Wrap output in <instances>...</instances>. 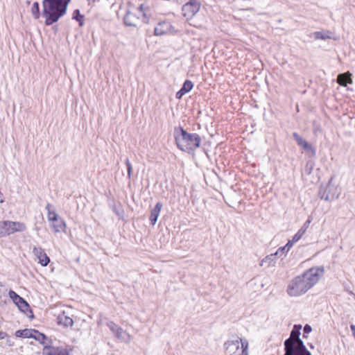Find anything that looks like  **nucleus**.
<instances>
[{
  "mask_svg": "<svg viewBox=\"0 0 355 355\" xmlns=\"http://www.w3.org/2000/svg\"><path fill=\"white\" fill-rule=\"evenodd\" d=\"M6 234L7 236L12 234L15 232H24L26 230V226L24 223L18 221L4 220Z\"/></svg>",
  "mask_w": 355,
  "mask_h": 355,
  "instance_id": "10",
  "label": "nucleus"
},
{
  "mask_svg": "<svg viewBox=\"0 0 355 355\" xmlns=\"http://www.w3.org/2000/svg\"><path fill=\"white\" fill-rule=\"evenodd\" d=\"M315 166V162L312 159H309L306 162L305 167H304V174L306 175H309L311 174L313 169Z\"/></svg>",
  "mask_w": 355,
  "mask_h": 355,
  "instance_id": "31",
  "label": "nucleus"
},
{
  "mask_svg": "<svg viewBox=\"0 0 355 355\" xmlns=\"http://www.w3.org/2000/svg\"><path fill=\"white\" fill-rule=\"evenodd\" d=\"M304 230H299L297 233L293 236L291 240H289L294 245L295 243L297 242L304 235Z\"/></svg>",
  "mask_w": 355,
  "mask_h": 355,
  "instance_id": "33",
  "label": "nucleus"
},
{
  "mask_svg": "<svg viewBox=\"0 0 355 355\" xmlns=\"http://www.w3.org/2000/svg\"><path fill=\"white\" fill-rule=\"evenodd\" d=\"M112 211L119 217V219L125 220V211L120 202L114 203L111 206Z\"/></svg>",
  "mask_w": 355,
  "mask_h": 355,
  "instance_id": "19",
  "label": "nucleus"
},
{
  "mask_svg": "<svg viewBox=\"0 0 355 355\" xmlns=\"http://www.w3.org/2000/svg\"><path fill=\"white\" fill-rule=\"evenodd\" d=\"M309 289V284H306L302 275H299L290 282L287 288V293L290 296H300L304 294Z\"/></svg>",
  "mask_w": 355,
  "mask_h": 355,
  "instance_id": "3",
  "label": "nucleus"
},
{
  "mask_svg": "<svg viewBox=\"0 0 355 355\" xmlns=\"http://www.w3.org/2000/svg\"><path fill=\"white\" fill-rule=\"evenodd\" d=\"M173 137L178 148L189 154L193 153L201 146V137L197 133H189L181 125L174 128Z\"/></svg>",
  "mask_w": 355,
  "mask_h": 355,
  "instance_id": "2",
  "label": "nucleus"
},
{
  "mask_svg": "<svg viewBox=\"0 0 355 355\" xmlns=\"http://www.w3.org/2000/svg\"><path fill=\"white\" fill-rule=\"evenodd\" d=\"M284 355H311V353L306 349L304 343H284Z\"/></svg>",
  "mask_w": 355,
  "mask_h": 355,
  "instance_id": "7",
  "label": "nucleus"
},
{
  "mask_svg": "<svg viewBox=\"0 0 355 355\" xmlns=\"http://www.w3.org/2000/svg\"><path fill=\"white\" fill-rule=\"evenodd\" d=\"M31 12L33 16V17L35 19H38L40 17L41 13L40 10V4L37 1H35L33 3L32 8H31Z\"/></svg>",
  "mask_w": 355,
  "mask_h": 355,
  "instance_id": "29",
  "label": "nucleus"
},
{
  "mask_svg": "<svg viewBox=\"0 0 355 355\" xmlns=\"http://www.w3.org/2000/svg\"><path fill=\"white\" fill-rule=\"evenodd\" d=\"M135 11L139 17L142 15L143 13H145L144 11V4H141L138 8H135Z\"/></svg>",
  "mask_w": 355,
  "mask_h": 355,
  "instance_id": "39",
  "label": "nucleus"
},
{
  "mask_svg": "<svg viewBox=\"0 0 355 355\" xmlns=\"http://www.w3.org/2000/svg\"><path fill=\"white\" fill-rule=\"evenodd\" d=\"M312 331V327L311 325L306 324L304 325L303 329V338H306V334L311 333Z\"/></svg>",
  "mask_w": 355,
  "mask_h": 355,
  "instance_id": "37",
  "label": "nucleus"
},
{
  "mask_svg": "<svg viewBox=\"0 0 355 355\" xmlns=\"http://www.w3.org/2000/svg\"><path fill=\"white\" fill-rule=\"evenodd\" d=\"M193 85H194L191 80H186L180 89L187 94L193 89Z\"/></svg>",
  "mask_w": 355,
  "mask_h": 355,
  "instance_id": "32",
  "label": "nucleus"
},
{
  "mask_svg": "<svg viewBox=\"0 0 355 355\" xmlns=\"http://www.w3.org/2000/svg\"><path fill=\"white\" fill-rule=\"evenodd\" d=\"M7 338V343L9 346H12L13 345V343H11L10 341V338L9 337V339L8 338Z\"/></svg>",
  "mask_w": 355,
  "mask_h": 355,
  "instance_id": "45",
  "label": "nucleus"
},
{
  "mask_svg": "<svg viewBox=\"0 0 355 355\" xmlns=\"http://www.w3.org/2000/svg\"><path fill=\"white\" fill-rule=\"evenodd\" d=\"M184 94H186V93L180 89L178 92H176L175 98L177 99H181Z\"/></svg>",
  "mask_w": 355,
  "mask_h": 355,
  "instance_id": "40",
  "label": "nucleus"
},
{
  "mask_svg": "<svg viewBox=\"0 0 355 355\" xmlns=\"http://www.w3.org/2000/svg\"><path fill=\"white\" fill-rule=\"evenodd\" d=\"M35 329H19L15 331V336L23 338H32Z\"/></svg>",
  "mask_w": 355,
  "mask_h": 355,
  "instance_id": "21",
  "label": "nucleus"
},
{
  "mask_svg": "<svg viewBox=\"0 0 355 355\" xmlns=\"http://www.w3.org/2000/svg\"><path fill=\"white\" fill-rule=\"evenodd\" d=\"M57 322L58 324L62 325L64 327H72L73 324V319L69 316L65 315L64 312L58 316Z\"/></svg>",
  "mask_w": 355,
  "mask_h": 355,
  "instance_id": "18",
  "label": "nucleus"
},
{
  "mask_svg": "<svg viewBox=\"0 0 355 355\" xmlns=\"http://www.w3.org/2000/svg\"><path fill=\"white\" fill-rule=\"evenodd\" d=\"M33 253L37 257L38 263L42 266H46L50 263L49 257L42 247L34 246Z\"/></svg>",
  "mask_w": 355,
  "mask_h": 355,
  "instance_id": "12",
  "label": "nucleus"
},
{
  "mask_svg": "<svg viewBox=\"0 0 355 355\" xmlns=\"http://www.w3.org/2000/svg\"><path fill=\"white\" fill-rule=\"evenodd\" d=\"M293 137L297 144L301 147L309 157H315L316 155V149L308 141L304 139L297 132H293Z\"/></svg>",
  "mask_w": 355,
  "mask_h": 355,
  "instance_id": "9",
  "label": "nucleus"
},
{
  "mask_svg": "<svg viewBox=\"0 0 355 355\" xmlns=\"http://www.w3.org/2000/svg\"><path fill=\"white\" fill-rule=\"evenodd\" d=\"M241 347L235 353L230 355H248V342L245 339H241Z\"/></svg>",
  "mask_w": 355,
  "mask_h": 355,
  "instance_id": "23",
  "label": "nucleus"
},
{
  "mask_svg": "<svg viewBox=\"0 0 355 355\" xmlns=\"http://www.w3.org/2000/svg\"><path fill=\"white\" fill-rule=\"evenodd\" d=\"M6 338H9V336L5 331H0V340L5 339Z\"/></svg>",
  "mask_w": 355,
  "mask_h": 355,
  "instance_id": "43",
  "label": "nucleus"
},
{
  "mask_svg": "<svg viewBox=\"0 0 355 355\" xmlns=\"http://www.w3.org/2000/svg\"><path fill=\"white\" fill-rule=\"evenodd\" d=\"M52 208H53V205L50 203H47L46 209L47 210L48 220L49 221L55 222L59 218V216L54 209H51Z\"/></svg>",
  "mask_w": 355,
  "mask_h": 355,
  "instance_id": "24",
  "label": "nucleus"
},
{
  "mask_svg": "<svg viewBox=\"0 0 355 355\" xmlns=\"http://www.w3.org/2000/svg\"><path fill=\"white\" fill-rule=\"evenodd\" d=\"M7 291L8 289L6 286L2 282H0V306L2 304H5L6 302V300H3V298L6 297Z\"/></svg>",
  "mask_w": 355,
  "mask_h": 355,
  "instance_id": "30",
  "label": "nucleus"
},
{
  "mask_svg": "<svg viewBox=\"0 0 355 355\" xmlns=\"http://www.w3.org/2000/svg\"><path fill=\"white\" fill-rule=\"evenodd\" d=\"M71 0H43L42 15L47 26L58 22L64 16Z\"/></svg>",
  "mask_w": 355,
  "mask_h": 355,
  "instance_id": "1",
  "label": "nucleus"
},
{
  "mask_svg": "<svg viewBox=\"0 0 355 355\" xmlns=\"http://www.w3.org/2000/svg\"><path fill=\"white\" fill-rule=\"evenodd\" d=\"M6 225V224L5 223L4 220L0 221V238L7 236L5 227Z\"/></svg>",
  "mask_w": 355,
  "mask_h": 355,
  "instance_id": "36",
  "label": "nucleus"
},
{
  "mask_svg": "<svg viewBox=\"0 0 355 355\" xmlns=\"http://www.w3.org/2000/svg\"><path fill=\"white\" fill-rule=\"evenodd\" d=\"M140 17H142L141 21H142L143 23H144V24H149L150 23L149 17H148L146 16V13H143L142 15H141Z\"/></svg>",
  "mask_w": 355,
  "mask_h": 355,
  "instance_id": "42",
  "label": "nucleus"
},
{
  "mask_svg": "<svg viewBox=\"0 0 355 355\" xmlns=\"http://www.w3.org/2000/svg\"><path fill=\"white\" fill-rule=\"evenodd\" d=\"M162 207V203L161 202H158L151 210L149 219L152 225H155L156 224Z\"/></svg>",
  "mask_w": 355,
  "mask_h": 355,
  "instance_id": "17",
  "label": "nucleus"
},
{
  "mask_svg": "<svg viewBox=\"0 0 355 355\" xmlns=\"http://www.w3.org/2000/svg\"><path fill=\"white\" fill-rule=\"evenodd\" d=\"M200 1H188L182 6V15L187 20L191 19L200 10Z\"/></svg>",
  "mask_w": 355,
  "mask_h": 355,
  "instance_id": "8",
  "label": "nucleus"
},
{
  "mask_svg": "<svg viewBox=\"0 0 355 355\" xmlns=\"http://www.w3.org/2000/svg\"><path fill=\"white\" fill-rule=\"evenodd\" d=\"M301 329L302 325L301 324H294L291 333L289 337L285 340L284 343H304L302 340L300 338V336L301 334Z\"/></svg>",
  "mask_w": 355,
  "mask_h": 355,
  "instance_id": "13",
  "label": "nucleus"
},
{
  "mask_svg": "<svg viewBox=\"0 0 355 355\" xmlns=\"http://www.w3.org/2000/svg\"><path fill=\"white\" fill-rule=\"evenodd\" d=\"M32 338L38 341L40 344L44 345L45 341L48 339V337L44 334L39 331L38 330L34 329Z\"/></svg>",
  "mask_w": 355,
  "mask_h": 355,
  "instance_id": "27",
  "label": "nucleus"
},
{
  "mask_svg": "<svg viewBox=\"0 0 355 355\" xmlns=\"http://www.w3.org/2000/svg\"><path fill=\"white\" fill-rule=\"evenodd\" d=\"M52 227L55 232H65L67 225L64 219L59 217L57 220L53 222Z\"/></svg>",
  "mask_w": 355,
  "mask_h": 355,
  "instance_id": "20",
  "label": "nucleus"
},
{
  "mask_svg": "<svg viewBox=\"0 0 355 355\" xmlns=\"http://www.w3.org/2000/svg\"><path fill=\"white\" fill-rule=\"evenodd\" d=\"M331 32L329 31H315L313 33L315 40H326L327 39H331Z\"/></svg>",
  "mask_w": 355,
  "mask_h": 355,
  "instance_id": "25",
  "label": "nucleus"
},
{
  "mask_svg": "<svg viewBox=\"0 0 355 355\" xmlns=\"http://www.w3.org/2000/svg\"><path fill=\"white\" fill-rule=\"evenodd\" d=\"M277 255L275 254V253L274 254H271L268 256H266L263 260H262V262H268L269 263H270L273 259L275 258Z\"/></svg>",
  "mask_w": 355,
  "mask_h": 355,
  "instance_id": "38",
  "label": "nucleus"
},
{
  "mask_svg": "<svg viewBox=\"0 0 355 355\" xmlns=\"http://www.w3.org/2000/svg\"><path fill=\"white\" fill-rule=\"evenodd\" d=\"M8 295L12 300L13 303L18 307V309L26 315L31 319L34 318V315L32 309L30 307L27 301L19 296L16 292L12 290L8 291Z\"/></svg>",
  "mask_w": 355,
  "mask_h": 355,
  "instance_id": "5",
  "label": "nucleus"
},
{
  "mask_svg": "<svg viewBox=\"0 0 355 355\" xmlns=\"http://www.w3.org/2000/svg\"><path fill=\"white\" fill-rule=\"evenodd\" d=\"M324 268L323 266L312 267L302 273V277L305 279L306 284L311 288L320 279V276L323 275Z\"/></svg>",
  "mask_w": 355,
  "mask_h": 355,
  "instance_id": "6",
  "label": "nucleus"
},
{
  "mask_svg": "<svg viewBox=\"0 0 355 355\" xmlns=\"http://www.w3.org/2000/svg\"><path fill=\"white\" fill-rule=\"evenodd\" d=\"M293 244L292 242L288 240L284 246L280 247L277 249L275 254L278 255L279 257H281L283 254H286L289 252L290 249L293 247Z\"/></svg>",
  "mask_w": 355,
  "mask_h": 355,
  "instance_id": "28",
  "label": "nucleus"
},
{
  "mask_svg": "<svg viewBox=\"0 0 355 355\" xmlns=\"http://www.w3.org/2000/svg\"><path fill=\"white\" fill-rule=\"evenodd\" d=\"M140 17L133 10L128 9L123 17V23L126 26L137 27Z\"/></svg>",
  "mask_w": 355,
  "mask_h": 355,
  "instance_id": "11",
  "label": "nucleus"
},
{
  "mask_svg": "<svg viewBox=\"0 0 355 355\" xmlns=\"http://www.w3.org/2000/svg\"><path fill=\"white\" fill-rule=\"evenodd\" d=\"M334 178H331L327 184H322L318 190V197L325 201H331L339 196L338 187L333 183Z\"/></svg>",
  "mask_w": 355,
  "mask_h": 355,
  "instance_id": "4",
  "label": "nucleus"
},
{
  "mask_svg": "<svg viewBox=\"0 0 355 355\" xmlns=\"http://www.w3.org/2000/svg\"><path fill=\"white\" fill-rule=\"evenodd\" d=\"M350 329H351L352 335L355 339V324H352L350 325Z\"/></svg>",
  "mask_w": 355,
  "mask_h": 355,
  "instance_id": "44",
  "label": "nucleus"
},
{
  "mask_svg": "<svg viewBox=\"0 0 355 355\" xmlns=\"http://www.w3.org/2000/svg\"><path fill=\"white\" fill-rule=\"evenodd\" d=\"M311 220L308 219L303 225V226L300 228V230H304V232L306 231L307 228L309 226V224L311 223Z\"/></svg>",
  "mask_w": 355,
  "mask_h": 355,
  "instance_id": "41",
  "label": "nucleus"
},
{
  "mask_svg": "<svg viewBox=\"0 0 355 355\" xmlns=\"http://www.w3.org/2000/svg\"><path fill=\"white\" fill-rule=\"evenodd\" d=\"M107 327L114 334V336L117 338L121 339L122 338V335L123 333H124V340H126V339L125 338V336L129 337L128 334H126L125 331H123V329L121 327L116 324L113 322H110L109 323H107Z\"/></svg>",
  "mask_w": 355,
  "mask_h": 355,
  "instance_id": "16",
  "label": "nucleus"
},
{
  "mask_svg": "<svg viewBox=\"0 0 355 355\" xmlns=\"http://www.w3.org/2000/svg\"><path fill=\"white\" fill-rule=\"evenodd\" d=\"M310 347H311V348H313V345H312V344H311V345H310Z\"/></svg>",
  "mask_w": 355,
  "mask_h": 355,
  "instance_id": "46",
  "label": "nucleus"
},
{
  "mask_svg": "<svg viewBox=\"0 0 355 355\" xmlns=\"http://www.w3.org/2000/svg\"><path fill=\"white\" fill-rule=\"evenodd\" d=\"M125 163L127 167L128 178L130 180L132 175V166L128 158L125 159Z\"/></svg>",
  "mask_w": 355,
  "mask_h": 355,
  "instance_id": "35",
  "label": "nucleus"
},
{
  "mask_svg": "<svg viewBox=\"0 0 355 355\" xmlns=\"http://www.w3.org/2000/svg\"><path fill=\"white\" fill-rule=\"evenodd\" d=\"M241 339L239 337H237L235 340H227L225 343L224 347L227 354H232L241 347Z\"/></svg>",
  "mask_w": 355,
  "mask_h": 355,
  "instance_id": "14",
  "label": "nucleus"
},
{
  "mask_svg": "<svg viewBox=\"0 0 355 355\" xmlns=\"http://www.w3.org/2000/svg\"><path fill=\"white\" fill-rule=\"evenodd\" d=\"M72 19L76 20L78 23V26L80 27H83L85 24L84 19L85 16L80 13L79 9H76L73 10L72 14Z\"/></svg>",
  "mask_w": 355,
  "mask_h": 355,
  "instance_id": "26",
  "label": "nucleus"
},
{
  "mask_svg": "<svg viewBox=\"0 0 355 355\" xmlns=\"http://www.w3.org/2000/svg\"><path fill=\"white\" fill-rule=\"evenodd\" d=\"M51 355H69V352L67 348L57 347L55 348V353H53Z\"/></svg>",
  "mask_w": 355,
  "mask_h": 355,
  "instance_id": "34",
  "label": "nucleus"
},
{
  "mask_svg": "<svg viewBox=\"0 0 355 355\" xmlns=\"http://www.w3.org/2000/svg\"><path fill=\"white\" fill-rule=\"evenodd\" d=\"M171 27L169 22L163 21L158 23V26L154 28V35L157 36L164 35L168 33Z\"/></svg>",
  "mask_w": 355,
  "mask_h": 355,
  "instance_id": "15",
  "label": "nucleus"
},
{
  "mask_svg": "<svg viewBox=\"0 0 355 355\" xmlns=\"http://www.w3.org/2000/svg\"><path fill=\"white\" fill-rule=\"evenodd\" d=\"M338 83L343 87H346L347 84L352 83L351 75L349 76L347 73H340L337 78Z\"/></svg>",
  "mask_w": 355,
  "mask_h": 355,
  "instance_id": "22",
  "label": "nucleus"
}]
</instances>
